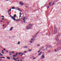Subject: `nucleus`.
Masks as SVG:
<instances>
[{"label":"nucleus","instance_id":"obj_55","mask_svg":"<svg viewBox=\"0 0 61 61\" xmlns=\"http://www.w3.org/2000/svg\"><path fill=\"white\" fill-rule=\"evenodd\" d=\"M0 61H1L2 60V59H1L0 60Z\"/></svg>","mask_w":61,"mask_h":61},{"label":"nucleus","instance_id":"obj_16","mask_svg":"<svg viewBox=\"0 0 61 61\" xmlns=\"http://www.w3.org/2000/svg\"><path fill=\"white\" fill-rule=\"evenodd\" d=\"M12 56L13 57H16V56L15 55H14V56Z\"/></svg>","mask_w":61,"mask_h":61},{"label":"nucleus","instance_id":"obj_12","mask_svg":"<svg viewBox=\"0 0 61 61\" xmlns=\"http://www.w3.org/2000/svg\"><path fill=\"white\" fill-rule=\"evenodd\" d=\"M25 17H24V18L23 19V21L25 20Z\"/></svg>","mask_w":61,"mask_h":61},{"label":"nucleus","instance_id":"obj_39","mask_svg":"<svg viewBox=\"0 0 61 61\" xmlns=\"http://www.w3.org/2000/svg\"><path fill=\"white\" fill-rule=\"evenodd\" d=\"M23 56V55L21 54V55H20V56Z\"/></svg>","mask_w":61,"mask_h":61},{"label":"nucleus","instance_id":"obj_42","mask_svg":"<svg viewBox=\"0 0 61 61\" xmlns=\"http://www.w3.org/2000/svg\"><path fill=\"white\" fill-rule=\"evenodd\" d=\"M45 49H44L43 50V51H45Z\"/></svg>","mask_w":61,"mask_h":61},{"label":"nucleus","instance_id":"obj_26","mask_svg":"<svg viewBox=\"0 0 61 61\" xmlns=\"http://www.w3.org/2000/svg\"><path fill=\"white\" fill-rule=\"evenodd\" d=\"M24 5V4L23 3L22 4H21V5Z\"/></svg>","mask_w":61,"mask_h":61},{"label":"nucleus","instance_id":"obj_48","mask_svg":"<svg viewBox=\"0 0 61 61\" xmlns=\"http://www.w3.org/2000/svg\"><path fill=\"white\" fill-rule=\"evenodd\" d=\"M46 50H47V48H46Z\"/></svg>","mask_w":61,"mask_h":61},{"label":"nucleus","instance_id":"obj_2","mask_svg":"<svg viewBox=\"0 0 61 61\" xmlns=\"http://www.w3.org/2000/svg\"><path fill=\"white\" fill-rule=\"evenodd\" d=\"M54 32L55 34L57 33V28L56 27H54Z\"/></svg>","mask_w":61,"mask_h":61},{"label":"nucleus","instance_id":"obj_57","mask_svg":"<svg viewBox=\"0 0 61 61\" xmlns=\"http://www.w3.org/2000/svg\"><path fill=\"white\" fill-rule=\"evenodd\" d=\"M3 26H5V25H3Z\"/></svg>","mask_w":61,"mask_h":61},{"label":"nucleus","instance_id":"obj_23","mask_svg":"<svg viewBox=\"0 0 61 61\" xmlns=\"http://www.w3.org/2000/svg\"><path fill=\"white\" fill-rule=\"evenodd\" d=\"M0 56H3V54H0Z\"/></svg>","mask_w":61,"mask_h":61},{"label":"nucleus","instance_id":"obj_64","mask_svg":"<svg viewBox=\"0 0 61 61\" xmlns=\"http://www.w3.org/2000/svg\"><path fill=\"white\" fill-rule=\"evenodd\" d=\"M15 61H17V60H16Z\"/></svg>","mask_w":61,"mask_h":61},{"label":"nucleus","instance_id":"obj_63","mask_svg":"<svg viewBox=\"0 0 61 61\" xmlns=\"http://www.w3.org/2000/svg\"><path fill=\"white\" fill-rule=\"evenodd\" d=\"M18 61H20V60H18Z\"/></svg>","mask_w":61,"mask_h":61},{"label":"nucleus","instance_id":"obj_30","mask_svg":"<svg viewBox=\"0 0 61 61\" xmlns=\"http://www.w3.org/2000/svg\"><path fill=\"white\" fill-rule=\"evenodd\" d=\"M32 51V50H29V51L30 52V51Z\"/></svg>","mask_w":61,"mask_h":61},{"label":"nucleus","instance_id":"obj_5","mask_svg":"<svg viewBox=\"0 0 61 61\" xmlns=\"http://www.w3.org/2000/svg\"><path fill=\"white\" fill-rule=\"evenodd\" d=\"M14 18H15L16 17V14H15L14 15Z\"/></svg>","mask_w":61,"mask_h":61},{"label":"nucleus","instance_id":"obj_31","mask_svg":"<svg viewBox=\"0 0 61 61\" xmlns=\"http://www.w3.org/2000/svg\"><path fill=\"white\" fill-rule=\"evenodd\" d=\"M36 59V58L35 57L34 58H33V59Z\"/></svg>","mask_w":61,"mask_h":61},{"label":"nucleus","instance_id":"obj_36","mask_svg":"<svg viewBox=\"0 0 61 61\" xmlns=\"http://www.w3.org/2000/svg\"><path fill=\"white\" fill-rule=\"evenodd\" d=\"M24 22H25V20H24Z\"/></svg>","mask_w":61,"mask_h":61},{"label":"nucleus","instance_id":"obj_25","mask_svg":"<svg viewBox=\"0 0 61 61\" xmlns=\"http://www.w3.org/2000/svg\"><path fill=\"white\" fill-rule=\"evenodd\" d=\"M51 2L50 3H49V5H51Z\"/></svg>","mask_w":61,"mask_h":61},{"label":"nucleus","instance_id":"obj_34","mask_svg":"<svg viewBox=\"0 0 61 61\" xmlns=\"http://www.w3.org/2000/svg\"><path fill=\"white\" fill-rule=\"evenodd\" d=\"M2 17H4V16H1Z\"/></svg>","mask_w":61,"mask_h":61},{"label":"nucleus","instance_id":"obj_21","mask_svg":"<svg viewBox=\"0 0 61 61\" xmlns=\"http://www.w3.org/2000/svg\"><path fill=\"white\" fill-rule=\"evenodd\" d=\"M20 15H22V14H21V12L20 13Z\"/></svg>","mask_w":61,"mask_h":61},{"label":"nucleus","instance_id":"obj_18","mask_svg":"<svg viewBox=\"0 0 61 61\" xmlns=\"http://www.w3.org/2000/svg\"><path fill=\"white\" fill-rule=\"evenodd\" d=\"M11 9H10L9 11H8V12H11Z\"/></svg>","mask_w":61,"mask_h":61},{"label":"nucleus","instance_id":"obj_58","mask_svg":"<svg viewBox=\"0 0 61 61\" xmlns=\"http://www.w3.org/2000/svg\"><path fill=\"white\" fill-rule=\"evenodd\" d=\"M1 58H3V57H1Z\"/></svg>","mask_w":61,"mask_h":61},{"label":"nucleus","instance_id":"obj_15","mask_svg":"<svg viewBox=\"0 0 61 61\" xmlns=\"http://www.w3.org/2000/svg\"><path fill=\"white\" fill-rule=\"evenodd\" d=\"M20 20V19H19L18 20H16V21H19Z\"/></svg>","mask_w":61,"mask_h":61},{"label":"nucleus","instance_id":"obj_20","mask_svg":"<svg viewBox=\"0 0 61 61\" xmlns=\"http://www.w3.org/2000/svg\"><path fill=\"white\" fill-rule=\"evenodd\" d=\"M20 4H22V2H20Z\"/></svg>","mask_w":61,"mask_h":61},{"label":"nucleus","instance_id":"obj_60","mask_svg":"<svg viewBox=\"0 0 61 61\" xmlns=\"http://www.w3.org/2000/svg\"><path fill=\"white\" fill-rule=\"evenodd\" d=\"M7 23H8H8H9V22H7Z\"/></svg>","mask_w":61,"mask_h":61},{"label":"nucleus","instance_id":"obj_44","mask_svg":"<svg viewBox=\"0 0 61 61\" xmlns=\"http://www.w3.org/2000/svg\"><path fill=\"white\" fill-rule=\"evenodd\" d=\"M20 12H22V11L20 10Z\"/></svg>","mask_w":61,"mask_h":61},{"label":"nucleus","instance_id":"obj_54","mask_svg":"<svg viewBox=\"0 0 61 61\" xmlns=\"http://www.w3.org/2000/svg\"><path fill=\"white\" fill-rule=\"evenodd\" d=\"M38 46H39V45H38Z\"/></svg>","mask_w":61,"mask_h":61},{"label":"nucleus","instance_id":"obj_11","mask_svg":"<svg viewBox=\"0 0 61 61\" xmlns=\"http://www.w3.org/2000/svg\"><path fill=\"white\" fill-rule=\"evenodd\" d=\"M18 54V53H16V54L15 55V56H17V54Z\"/></svg>","mask_w":61,"mask_h":61},{"label":"nucleus","instance_id":"obj_49","mask_svg":"<svg viewBox=\"0 0 61 61\" xmlns=\"http://www.w3.org/2000/svg\"><path fill=\"white\" fill-rule=\"evenodd\" d=\"M22 55H24V53H22Z\"/></svg>","mask_w":61,"mask_h":61},{"label":"nucleus","instance_id":"obj_8","mask_svg":"<svg viewBox=\"0 0 61 61\" xmlns=\"http://www.w3.org/2000/svg\"><path fill=\"white\" fill-rule=\"evenodd\" d=\"M56 39L57 41H58V37H57L56 38Z\"/></svg>","mask_w":61,"mask_h":61},{"label":"nucleus","instance_id":"obj_19","mask_svg":"<svg viewBox=\"0 0 61 61\" xmlns=\"http://www.w3.org/2000/svg\"><path fill=\"white\" fill-rule=\"evenodd\" d=\"M22 54V53L20 52L19 53V55H20V54Z\"/></svg>","mask_w":61,"mask_h":61},{"label":"nucleus","instance_id":"obj_43","mask_svg":"<svg viewBox=\"0 0 61 61\" xmlns=\"http://www.w3.org/2000/svg\"><path fill=\"white\" fill-rule=\"evenodd\" d=\"M20 17H21V15H20Z\"/></svg>","mask_w":61,"mask_h":61},{"label":"nucleus","instance_id":"obj_9","mask_svg":"<svg viewBox=\"0 0 61 61\" xmlns=\"http://www.w3.org/2000/svg\"><path fill=\"white\" fill-rule=\"evenodd\" d=\"M40 53L39 54V56H40L41 55V53H42V52H40Z\"/></svg>","mask_w":61,"mask_h":61},{"label":"nucleus","instance_id":"obj_17","mask_svg":"<svg viewBox=\"0 0 61 61\" xmlns=\"http://www.w3.org/2000/svg\"><path fill=\"white\" fill-rule=\"evenodd\" d=\"M24 48H27V46H25L24 47Z\"/></svg>","mask_w":61,"mask_h":61},{"label":"nucleus","instance_id":"obj_37","mask_svg":"<svg viewBox=\"0 0 61 61\" xmlns=\"http://www.w3.org/2000/svg\"><path fill=\"white\" fill-rule=\"evenodd\" d=\"M0 22H3V21L2 20L0 21Z\"/></svg>","mask_w":61,"mask_h":61},{"label":"nucleus","instance_id":"obj_56","mask_svg":"<svg viewBox=\"0 0 61 61\" xmlns=\"http://www.w3.org/2000/svg\"><path fill=\"white\" fill-rule=\"evenodd\" d=\"M3 58H5V57H3Z\"/></svg>","mask_w":61,"mask_h":61},{"label":"nucleus","instance_id":"obj_51","mask_svg":"<svg viewBox=\"0 0 61 61\" xmlns=\"http://www.w3.org/2000/svg\"><path fill=\"white\" fill-rule=\"evenodd\" d=\"M49 52H50V50L49 51Z\"/></svg>","mask_w":61,"mask_h":61},{"label":"nucleus","instance_id":"obj_1","mask_svg":"<svg viewBox=\"0 0 61 61\" xmlns=\"http://www.w3.org/2000/svg\"><path fill=\"white\" fill-rule=\"evenodd\" d=\"M32 24H29L28 26L26 27V29L28 30L29 29H31V27H32Z\"/></svg>","mask_w":61,"mask_h":61},{"label":"nucleus","instance_id":"obj_45","mask_svg":"<svg viewBox=\"0 0 61 61\" xmlns=\"http://www.w3.org/2000/svg\"><path fill=\"white\" fill-rule=\"evenodd\" d=\"M15 57H13V59H15Z\"/></svg>","mask_w":61,"mask_h":61},{"label":"nucleus","instance_id":"obj_33","mask_svg":"<svg viewBox=\"0 0 61 61\" xmlns=\"http://www.w3.org/2000/svg\"><path fill=\"white\" fill-rule=\"evenodd\" d=\"M24 53H26V51H25L24 52Z\"/></svg>","mask_w":61,"mask_h":61},{"label":"nucleus","instance_id":"obj_40","mask_svg":"<svg viewBox=\"0 0 61 61\" xmlns=\"http://www.w3.org/2000/svg\"><path fill=\"white\" fill-rule=\"evenodd\" d=\"M2 52H4V51L2 50Z\"/></svg>","mask_w":61,"mask_h":61},{"label":"nucleus","instance_id":"obj_10","mask_svg":"<svg viewBox=\"0 0 61 61\" xmlns=\"http://www.w3.org/2000/svg\"><path fill=\"white\" fill-rule=\"evenodd\" d=\"M15 7H12V8H11V9H15Z\"/></svg>","mask_w":61,"mask_h":61},{"label":"nucleus","instance_id":"obj_46","mask_svg":"<svg viewBox=\"0 0 61 61\" xmlns=\"http://www.w3.org/2000/svg\"><path fill=\"white\" fill-rule=\"evenodd\" d=\"M16 59H19V58H16Z\"/></svg>","mask_w":61,"mask_h":61},{"label":"nucleus","instance_id":"obj_13","mask_svg":"<svg viewBox=\"0 0 61 61\" xmlns=\"http://www.w3.org/2000/svg\"><path fill=\"white\" fill-rule=\"evenodd\" d=\"M20 44V42H19L18 43V45H19Z\"/></svg>","mask_w":61,"mask_h":61},{"label":"nucleus","instance_id":"obj_6","mask_svg":"<svg viewBox=\"0 0 61 61\" xmlns=\"http://www.w3.org/2000/svg\"><path fill=\"white\" fill-rule=\"evenodd\" d=\"M13 27H12L10 28V31H11V30H12V29H13Z\"/></svg>","mask_w":61,"mask_h":61},{"label":"nucleus","instance_id":"obj_32","mask_svg":"<svg viewBox=\"0 0 61 61\" xmlns=\"http://www.w3.org/2000/svg\"><path fill=\"white\" fill-rule=\"evenodd\" d=\"M40 52V51H38V53H39V52Z\"/></svg>","mask_w":61,"mask_h":61},{"label":"nucleus","instance_id":"obj_53","mask_svg":"<svg viewBox=\"0 0 61 61\" xmlns=\"http://www.w3.org/2000/svg\"><path fill=\"white\" fill-rule=\"evenodd\" d=\"M6 52H8V51H6Z\"/></svg>","mask_w":61,"mask_h":61},{"label":"nucleus","instance_id":"obj_59","mask_svg":"<svg viewBox=\"0 0 61 61\" xmlns=\"http://www.w3.org/2000/svg\"><path fill=\"white\" fill-rule=\"evenodd\" d=\"M9 53H11V52L10 51Z\"/></svg>","mask_w":61,"mask_h":61},{"label":"nucleus","instance_id":"obj_7","mask_svg":"<svg viewBox=\"0 0 61 61\" xmlns=\"http://www.w3.org/2000/svg\"><path fill=\"white\" fill-rule=\"evenodd\" d=\"M42 57L43 58H45V56H44V55H42Z\"/></svg>","mask_w":61,"mask_h":61},{"label":"nucleus","instance_id":"obj_61","mask_svg":"<svg viewBox=\"0 0 61 61\" xmlns=\"http://www.w3.org/2000/svg\"><path fill=\"white\" fill-rule=\"evenodd\" d=\"M6 0V1H9V0Z\"/></svg>","mask_w":61,"mask_h":61},{"label":"nucleus","instance_id":"obj_22","mask_svg":"<svg viewBox=\"0 0 61 61\" xmlns=\"http://www.w3.org/2000/svg\"><path fill=\"white\" fill-rule=\"evenodd\" d=\"M14 52H15L14 51H11L12 53H14Z\"/></svg>","mask_w":61,"mask_h":61},{"label":"nucleus","instance_id":"obj_38","mask_svg":"<svg viewBox=\"0 0 61 61\" xmlns=\"http://www.w3.org/2000/svg\"><path fill=\"white\" fill-rule=\"evenodd\" d=\"M4 18H2V20H4Z\"/></svg>","mask_w":61,"mask_h":61},{"label":"nucleus","instance_id":"obj_14","mask_svg":"<svg viewBox=\"0 0 61 61\" xmlns=\"http://www.w3.org/2000/svg\"><path fill=\"white\" fill-rule=\"evenodd\" d=\"M7 59H10V57H7Z\"/></svg>","mask_w":61,"mask_h":61},{"label":"nucleus","instance_id":"obj_50","mask_svg":"<svg viewBox=\"0 0 61 61\" xmlns=\"http://www.w3.org/2000/svg\"><path fill=\"white\" fill-rule=\"evenodd\" d=\"M38 34V32H37V33H36V34Z\"/></svg>","mask_w":61,"mask_h":61},{"label":"nucleus","instance_id":"obj_3","mask_svg":"<svg viewBox=\"0 0 61 61\" xmlns=\"http://www.w3.org/2000/svg\"><path fill=\"white\" fill-rule=\"evenodd\" d=\"M10 16L11 18H12V19L13 20H15V18H14V17H13V16H12L11 15H10Z\"/></svg>","mask_w":61,"mask_h":61},{"label":"nucleus","instance_id":"obj_24","mask_svg":"<svg viewBox=\"0 0 61 61\" xmlns=\"http://www.w3.org/2000/svg\"><path fill=\"white\" fill-rule=\"evenodd\" d=\"M30 43H33V42L32 41H31L30 42Z\"/></svg>","mask_w":61,"mask_h":61},{"label":"nucleus","instance_id":"obj_52","mask_svg":"<svg viewBox=\"0 0 61 61\" xmlns=\"http://www.w3.org/2000/svg\"><path fill=\"white\" fill-rule=\"evenodd\" d=\"M55 5V3L53 4V5Z\"/></svg>","mask_w":61,"mask_h":61},{"label":"nucleus","instance_id":"obj_41","mask_svg":"<svg viewBox=\"0 0 61 61\" xmlns=\"http://www.w3.org/2000/svg\"><path fill=\"white\" fill-rule=\"evenodd\" d=\"M56 50H55V52H56Z\"/></svg>","mask_w":61,"mask_h":61},{"label":"nucleus","instance_id":"obj_47","mask_svg":"<svg viewBox=\"0 0 61 61\" xmlns=\"http://www.w3.org/2000/svg\"><path fill=\"white\" fill-rule=\"evenodd\" d=\"M33 40V39H31V40Z\"/></svg>","mask_w":61,"mask_h":61},{"label":"nucleus","instance_id":"obj_35","mask_svg":"<svg viewBox=\"0 0 61 61\" xmlns=\"http://www.w3.org/2000/svg\"><path fill=\"white\" fill-rule=\"evenodd\" d=\"M1 53H2V54H4V52H2Z\"/></svg>","mask_w":61,"mask_h":61},{"label":"nucleus","instance_id":"obj_28","mask_svg":"<svg viewBox=\"0 0 61 61\" xmlns=\"http://www.w3.org/2000/svg\"><path fill=\"white\" fill-rule=\"evenodd\" d=\"M16 59H17L16 58V59H14V60H16Z\"/></svg>","mask_w":61,"mask_h":61},{"label":"nucleus","instance_id":"obj_29","mask_svg":"<svg viewBox=\"0 0 61 61\" xmlns=\"http://www.w3.org/2000/svg\"><path fill=\"white\" fill-rule=\"evenodd\" d=\"M18 10H19V11H20V10L19 9H18Z\"/></svg>","mask_w":61,"mask_h":61},{"label":"nucleus","instance_id":"obj_4","mask_svg":"<svg viewBox=\"0 0 61 61\" xmlns=\"http://www.w3.org/2000/svg\"><path fill=\"white\" fill-rule=\"evenodd\" d=\"M57 49L59 50H61V47H59L57 48Z\"/></svg>","mask_w":61,"mask_h":61},{"label":"nucleus","instance_id":"obj_27","mask_svg":"<svg viewBox=\"0 0 61 61\" xmlns=\"http://www.w3.org/2000/svg\"><path fill=\"white\" fill-rule=\"evenodd\" d=\"M3 50H5V49H3Z\"/></svg>","mask_w":61,"mask_h":61},{"label":"nucleus","instance_id":"obj_62","mask_svg":"<svg viewBox=\"0 0 61 61\" xmlns=\"http://www.w3.org/2000/svg\"><path fill=\"white\" fill-rule=\"evenodd\" d=\"M22 61V60H20V61Z\"/></svg>","mask_w":61,"mask_h":61}]
</instances>
